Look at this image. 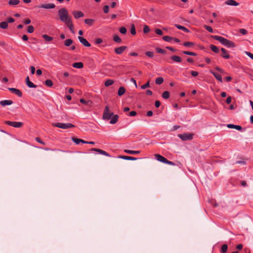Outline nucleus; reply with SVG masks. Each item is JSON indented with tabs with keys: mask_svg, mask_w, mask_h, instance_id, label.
I'll return each instance as SVG.
<instances>
[{
	"mask_svg": "<svg viewBox=\"0 0 253 253\" xmlns=\"http://www.w3.org/2000/svg\"><path fill=\"white\" fill-rule=\"evenodd\" d=\"M211 38L215 40L219 41L220 43L227 47H234L235 46V45L233 42L229 41L222 37L218 36H212Z\"/></svg>",
	"mask_w": 253,
	"mask_h": 253,
	"instance_id": "1",
	"label": "nucleus"
},
{
	"mask_svg": "<svg viewBox=\"0 0 253 253\" xmlns=\"http://www.w3.org/2000/svg\"><path fill=\"white\" fill-rule=\"evenodd\" d=\"M58 16L60 20L64 23L71 19V17L69 15L67 10L65 8H62L59 10Z\"/></svg>",
	"mask_w": 253,
	"mask_h": 253,
	"instance_id": "2",
	"label": "nucleus"
},
{
	"mask_svg": "<svg viewBox=\"0 0 253 253\" xmlns=\"http://www.w3.org/2000/svg\"><path fill=\"white\" fill-rule=\"evenodd\" d=\"M155 158L156 159L162 163L167 164L171 166H175V164L171 162L168 160L166 158H165L164 157L159 155V154H155Z\"/></svg>",
	"mask_w": 253,
	"mask_h": 253,
	"instance_id": "3",
	"label": "nucleus"
},
{
	"mask_svg": "<svg viewBox=\"0 0 253 253\" xmlns=\"http://www.w3.org/2000/svg\"><path fill=\"white\" fill-rule=\"evenodd\" d=\"M114 114L109 109V107L108 106H106L105 107L103 115V119L104 120H108L111 119L112 117L113 116Z\"/></svg>",
	"mask_w": 253,
	"mask_h": 253,
	"instance_id": "4",
	"label": "nucleus"
},
{
	"mask_svg": "<svg viewBox=\"0 0 253 253\" xmlns=\"http://www.w3.org/2000/svg\"><path fill=\"white\" fill-rule=\"evenodd\" d=\"M52 126H55V127L62 128V129H67L69 128L75 127V126L74 125L70 124V123L64 124V123H57L53 124Z\"/></svg>",
	"mask_w": 253,
	"mask_h": 253,
	"instance_id": "5",
	"label": "nucleus"
},
{
	"mask_svg": "<svg viewBox=\"0 0 253 253\" xmlns=\"http://www.w3.org/2000/svg\"><path fill=\"white\" fill-rule=\"evenodd\" d=\"M178 136L183 141L191 140L193 138V134L184 133L178 134Z\"/></svg>",
	"mask_w": 253,
	"mask_h": 253,
	"instance_id": "6",
	"label": "nucleus"
},
{
	"mask_svg": "<svg viewBox=\"0 0 253 253\" xmlns=\"http://www.w3.org/2000/svg\"><path fill=\"white\" fill-rule=\"evenodd\" d=\"M5 124L14 127L18 128L21 127L23 126V123L21 122L6 121L5 122Z\"/></svg>",
	"mask_w": 253,
	"mask_h": 253,
	"instance_id": "7",
	"label": "nucleus"
},
{
	"mask_svg": "<svg viewBox=\"0 0 253 253\" xmlns=\"http://www.w3.org/2000/svg\"><path fill=\"white\" fill-rule=\"evenodd\" d=\"M78 39L80 42L82 43L84 46L86 47H89L91 46L90 44L84 38L79 36L78 37Z\"/></svg>",
	"mask_w": 253,
	"mask_h": 253,
	"instance_id": "8",
	"label": "nucleus"
},
{
	"mask_svg": "<svg viewBox=\"0 0 253 253\" xmlns=\"http://www.w3.org/2000/svg\"><path fill=\"white\" fill-rule=\"evenodd\" d=\"M72 14L76 19H78L84 16V13L81 11H73Z\"/></svg>",
	"mask_w": 253,
	"mask_h": 253,
	"instance_id": "9",
	"label": "nucleus"
},
{
	"mask_svg": "<svg viewBox=\"0 0 253 253\" xmlns=\"http://www.w3.org/2000/svg\"><path fill=\"white\" fill-rule=\"evenodd\" d=\"M8 89L12 93L16 94L19 97H21L22 95V92L18 89L15 88H8Z\"/></svg>",
	"mask_w": 253,
	"mask_h": 253,
	"instance_id": "10",
	"label": "nucleus"
},
{
	"mask_svg": "<svg viewBox=\"0 0 253 253\" xmlns=\"http://www.w3.org/2000/svg\"><path fill=\"white\" fill-rule=\"evenodd\" d=\"M127 47L126 46H122L115 48V51L118 54H122L126 49Z\"/></svg>",
	"mask_w": 253,
	"mask_h": 253,
	"instance_id": "11",
	"label": "nucleus"
},
{
	"mask_svg": "<svg viewBox=\"0 0 253 253\" xmlns=\"http://www.w3.org/2000/svg\"><path fill=\"white\" fill-rule=\"evenodd\" d=\"M41 8H43L46 9L54 8L55 7V5L53 3H47L42 4L39 6Z\"/></svg>",
	"mask_w": 253,
	"mask_h": 253,
	"instance_id": "12",
	"label": "nucleus"
},
{
	"mask_svg": "<svg viewBox=\"0 0 253 253\" xmlns=\"http://www.w3.org/2000/svg\"><path fill=\"white\" fill-rule=\"evenodd\" d=\"M65 23L70 29V30L71 31V32L74 33V30L73 28L74 26L72 23V18L68 20L67 22H65Z\"/></svg>",
	"mask_w": 253,
	"mask_h": 253,
	"instance_id": "13",
	"label": "nucleus"
},
{
	"mask_svg": "<svg viewBox=\"0 0 253 253\" xmlns=\"http://www.w3.org/2000/svg\"><path fill=\"white\" fill-rule=\"evenodd\" d=\"M221 56L226 59H228L230 58V55L228 54L227 51L224 48H222L221 49Z\"/></svg>",
	"mask_w": 253,
	"mask_h": 253,
	"instance_id": "14",
	"label": "nucleus"
},
{
	"mask_svg": "<svg viewBox=\"0 0 253 253\" xmlns=\"http://www.w3.org/2000/svg\"><path fill=\"white\" fill-rule=\"evenodd\" d=\"M91 150L97 152L99 153L100 154L105 155V156H110L109 154L108 153H107L106 152H105L102 150L99 149L92 148L91 149Z\"/></svg>",
	"mask_w": 253,
	"mask_h": 253,
	"instance_id": "15",
	"label": "nucleus"
},
{
	"mask_svg": "<svg viewBox=\"0 0 253 253\" xmlns=\"http://www.w3.org/2000/svg\"><path fill=\"white\" fill-rule=\"evenodd\" d=\"M13 103V101L11 100H4L0 101V104L4 106L5 105H9Z\"/></svg>",
	"mask_w": 253,
	"mask_h": 253,
	"instance_id": "16",
	"label": "nucleus"
},
{
	"mask_svg": "<svg viewBox=\"0 0 253 253\" xmlns=\"http://www.w3.org/2000/svg\"><path fill=\"white\" fill-rule=\"evenodd\" d=\"M227 126L229 128H234L238 130H241L242 128L240 126L234 125L233 124H228Z\"/></svg>",
	"mask_w": 253,
	"mask_h": 253,
	"instance_id": "17",
	"label": "nucleus"
},
{
	"mask_svg": "<svg viewBox=\"0 0 253 253\" xmlns=\"http://www.w3.org/2000/svg\"><path fill=\"white\" fill-rule=\"evenodd\" d=\"M210 72L215 77L216 79L220 82H222V79L220 75L214 72L213 71L211 70Z\"/></svg>",
	"mask_w": 253,
	"mask_h": 253,
	"instance_id": "18",
	"label": "nucleus"
},
{
	"mask_svg": "<svg viewBox=\"0 0 253 253\" xmlns=\"http://www.w3.org/2000/svg\"><path fill=\"white\" fill-rule=\"evenodd\" d=\"M170 59L174 62L180 63L182 61L181 58L176 55H173L170 57Z\"/></svg>",
	"mask_w": 253,
	"mask_h": 253,
	"instance_id": "19",
	"label": "nucleus"
},
{
	"mask_svg": "<svg viewBox=\"0 0 253 253\" xmlns=\"http://www.w3.org/2000/svg\"><path fill=\"white\" fill-rule=\"evenodd\" d=\"M111 120L110 122V123L111 124H116L118 121L119 118V116L118 115H114L112 117Z\"/></svg>",
	"mask_w": 253,
	"mask_h": 253,
	"instance_id": "20",
	"label": "nucleus"
},
{
	"mask_svg": "<svg viewBox=\"0 0 253 253\" xmlns=\"http://www.w3.org/2000/svg\"><path fill=\"white\" fill-rule=\"evenodd\" d=\"M225 3L227 5L237 6L239 3L234 0H227L226 1Z\"/></svg>",
	"mask_w": 253,
	"mask_h": 253,
	"instance_id": "21",
	"label": "nucleus"
},
{
	"mask_svg": "<svg viewBox=\"0 0 253 253\" xmlns=\"http://www.w3.org/2000/svg\"><path fill=\"white\" fill-rule=\"evenodd\" d=\"M119 158L122 159L126 160H137L136 158L130 157V156H120L119 157Z\"/></svg>",
	"mask_w": 253,
	"mask_h": 253,
	"instance_id": "22",
	"label": "nucleus"
},
{
	"mask_svg": "<svg viewBox=\"0 0 253 253\" xmlns=\"http://www.w3.org/2000/svg\"><path fill=\"white\" fill-rule=\"evenodd\" d=\"M83 63L82 62H76L73 63V66L76 68H82L83 67Z\"/></svg>",
	"mask_w": 253,
	"mask_h": 253,
	"instance_id": "23",
	"label": "nucleus"
},
{
	"mask_svg": "<svg viewBox=\"0 0 253 253\" xmlns=\"http://www.w3.org/2000/svg\"><path fill=\"white\" fill-rule=\"evenodd\" d=\"M175 26L176 27H177L178 29L183 30L185 32H186V33L189 32V30L188 29H187V28H186L185 27H184L182 26H181V25H179L178 24H175Z\"/></svg>",
	"mask_w": 253,
	"mask_h": 253,
	"instance_id": "24",
	"label": "nucleus"
},
{
	"mask_svg": "<svg viewBox=\"0 0 253 253\" xmlns=\"http://www.w3.org/2000/svg\"><path fill=\"white\" fill-rule=\"evenodd\" d=\"M125 91H126L125 88L124 87L121 86L119 88L118 94L119 96H121L123 95L125 93Z\"/></svg>",
	"mask_w": 253,
	"mask_h": 253,
	"instance_id": "25",
	"label": "nucleus"
},
{
	"mask_svg": "<svg viewBox=\"0 0 253 253\" xmlns=\"http://www.w3.org/2000/svg\"><path fill=\"white\" fill-rule=\"evenodd\" d=\"M94 20L92 19H86L84 20V22L86 24L91 26L93 24Z\"/></svg>",
	"mask_w": 253,
	"mask_h": 253,
	"instance_id": "26",
	"label": "nucleus"
},
{
	"mask_svg": "<svg viewBox=\"0 0 253 253\" xmlns=\"http://www.w3.org/2000/svg\"><path fill=\"white\" fill-rule=\"evenodd\" d=\"M124 151L125 152L129 154H138L140 153V151H132L126 149Z\"/></svg>",
	"mask_w": 253,
	"mask_h": 253,
	"instance_id": "27",
	"label": "nucleus"
},
{
	"mask_svg": "<svg viewBox=\"0 0 253 253\" xmlns=\"http://www.w3.org/2000/svg\"><path fill=\"white\" fill-rule=\"evenodd\" d=\"M20 1L19 0H10L8 1V4L11 5H15L19 4Z\"/></svg>",
	"mask_w": 253,
	"mask_h": 253,
	"instance_id": "28",
	"label": "nucleus"
},
{
	"mask_svg": "<svg viewBox=\"0 0 253 253\" xmlns=\"http://www.w3.org/2000/svg\"><path fill=\"white\" fill-rule=\"evenodd\" d=\"M73 42V41L71 39H67L64 42V44L66 46H69L71 45Z\"/></svg>",
	"mask_w": 253,
	"mask_h": 253,
	"instance_id": "29",
	"label": "nucleus"
},
{
	"mask_svg": "<svg viewBox=\"0 0 253 253\" xmlns=\"http://www.w3.org/2000/svg\"><path fill=\"white\" fill-rule=\"evenodd\" d=\"M228 246L226 244H224L222 246L221 248V253H225L227 252Z\"/></svg>",
	"mask_w": 253,
	"mask_h": 253,
	"instance_id": "30",
	"label": "nucleus"
},
{
	"mask_svg": "<svg viewBox=\"0 0 253 253\" xmlns=\"http://www.w3.org/2000/svg\"><path fill=\"white\" fill-rule=\"evenodd\" d=\"M114 81L112 80H107L105 82V86H109L111 85H112L113 83H114Z\"/></svg>",
	"mask_w": 253,
	"mask_h": 253,
	"instance_id": "31",
	"label": "nucleus"
},
{
	"mask_svg": "<svg viewBox=\"0 0 253 253\" xmlns=\"http://www.w3.org/2000/svg\"><path fill=\"white\" fill-rule=\"evenodd\" d=\"M162 97L164 99H168L169 97V92L168 91H164L162 94Z\"/></svg>",
	"mask_w": 253,
	"mask_h": 253,
	"instance_id": "32",
	"label": "nucleus"
},
{
	"mask_svg": "<svg viewBox=\"0 0 253 253\" xmlns=\"http://www.w3.org/2000/svg\"><path fill=\"white\" fill-rule=\"evenodd\" d=\"M210 47L211 50L215 53H218L219 51L217 47L215 45L211 44V45Z\"/></svg>",
	"mask_w": 253,
	"mask_h": 253,
	"instance_id": "33",
	"label": "nucleus"
},
{
	"mask_svg": "<svg viewBox=\"0 0 253 253\" xmlns=\"http://www.w3.org/2000/svg\"><path fill=\"white\" fill-rule=\"evenodd\" d=\"M42 37L45 41L48 42L51 41L53 39L52 37H49L47 35H42Z\"/></svg>",
	"mask_w": 253,
	"mask_h": 253,
	"instance_id": "34",
	"label": "nucleus"
},
{
	"mask_svg": "<svg viewBox=\"0 0 253 253\" xmlns=\"http://www.w3.org/2000/svg\"><path fill=\"white\" fill-rule=\"evenodd\" d=\"M163 39L166 42H171L173 40V38L169 36H164Z\"/></svg>",
	"mask_w": 253,
	"mask_h": 253,
	"instance_id": "35",
	"label": "nucleus"
},
{
	"mask_svg": "<svg viewBox=\"0 0 253 253\" xmlns=\"http://www.w3.org/2000/svg\"><path fill=\"white\" fill-rule=\"evenodd\" d=\"M155 82L157 84H160L163 83L164 79L162 77H159L156 79Z\"/></svg>",
	"mask_w": 253,
	"mask_h": 253,
	"instance_id": "36",
	"label": "nucleus"
},
{
	"mask_svg": "<svg viewBox=\"0 0 253 253\" xmlns=\"http://www.w3.org/2000/svg\"><path fill=\"white\" fill-rule=\"evenodd\" d=\"M8 26V24L6 22H2L0 23V27L2 29H6Z\"/></svg>",
	"mask_w": 253,
	"mask_h": 253,
	"instance_id": "37",
	"label": "nucleus"
},
{
	"mask_svg": "<svg viewBox=\"0 0 253 253\" xmlns=\"http://www.w3.org/2000/svg\"><path fill=\"white\" fill-rule=\"evenodd\" d=\"M113 40L115 42L118 43L121 42L122 41L121 38L117 35H116L114 36Z\"/></svg>",
	"mask_w": 253,
	"mask_h": 253,
	"instance_id": "38",
	"label": "nucleus"
},
{
	"mask_svg": "<svg viewBox=\"0 0 253 253\" xmlns=\"http://www.w3.org/2000/svg\"><path fill=\"white\" fill-rule=\"evenodd\" d=\"M45 84L47 86L50 87L52 86L53 85V83L51 80H47L45 81Z\"/></svg>",
	"mask_w": 253,
	"mask_h": 253,
	"instance_id": "39",
	"label": "nucleus"
},
{
	"mask_svg": "<svg viewBox=\"0 0 253 253\" xmlns=\"http://www.w3.org/2000/svg\"><path fill=\"white\" fill-rule=\"evenodd\" d=\"M72 140L76 144H79L81 142V139H79V138H75V137H73L72 138Z\"/></svg>",
	"mask_w": 253,
	"mask_h": 253,
	"instance_id": "40",
	"label": "nucleus"
},
{
	"mask_svg": "<svg viewBox=\"0 0 253 253\" xmlns=\"http://www.w3.org/2000/svg\"><path fill=\"white\" fill-rule=\"evenodd\" d=\"M130 33L132 35H134L136 34V31L134 25L133 24L131 26Z\"/></svg>",
	"mask_w": 253,
	"mask_h": 253,
	"instance_id": "41",
	"label": "nucleus"
},
{
	"mask_svg": "<svg viewBox=\"0 0 253 253\" xmlns=\"http://www.w3.org/2000/svg\"><path fill=\"white\" fill-rule=\"evenodd\" d=\"M34 31V28L33 26H29L28 27L27 31L29 33H32Z\"/></svg>",
	"mask_w": 253,
	"mask_h": 253,
	"instance_id": "42",
	"label": "nucleus"
},
{
	"mask_svg": "<svg viewBox=\"0 0 253 253\" xmlns=\"http://www.w3.org/2000/svg\"><path fill=\"white\" fill-rule=\"evenodd\" d=\"M204 28L207 30H208L209 32H211V33H212L213 32V30L212 29V28L210 26H207L206 25H205L204 26Z\"/></svg>",
	"mask_w": 253,
	"mask_h": 253,
	"instance_id": "43",
	"label": "nucleus"
},
{
	"mask_svg": "<svg viewBox=\"0 0 253 253\" xmlns=\"http://www.w3.org/2000/svg\"><path fill=\"white\" fill-rule=\"evenodd\" d=\"M149 86H150V83H149V81H148L145 84L142 85L141 86V88L144 89H145V88H146L147 87H149Z\"/></svg>",
	"mask_w": 253,
	"mask_h": 253,
	"instance_id": "44",
	"label": "nucleus"
},
{
	"mask_svg": "<svg viewBox=\"0 0 253 253\" xmlns=\"http://www.w3.org/2000/svg\"><path fill=\"white\" fill-rule=\"evenodd\" d=\"M28 87L30 88H36L37 87V85L34 84L31 81L27 84Z\"/></svg>",
	"mask_w": 253,
	"mask_h": 253,
	"instance_id": "45",
	"label": "nucleus"
},
{
	"mask_svg": "<svg viewBox=\"0 0 253 253\" xmlns=\"http://www.w3.org/2000/svg\"><path fill=\"white\" fill-rule=\"evenodd\" d=\"M80 101L83 104H84L86 105H89V103H90V104L91 103V102L90 101H86V100H85L84 99H81Z\"/></svg>",
	"mask_w": 253,
	"mask_h": 253,
	"instance_id": "46",
	"label": "nucleus"
},
{
	"mask_svg": "<svg viewBox=\"0 0 253 253\" xmlns=\"http://www.w3.org/2000/svg\"><path fill=\"white\" fill-rule=\"evenodd\" d=\"M120 32L123 34H125L126 33V29L124 27H122L120 29Z\"/></svg>",
	"mask_w": 253,
	"mask_h": 253,
	"instance_id": "47",
	"label": "nucleus"
},
{
	"mask_svg": "<svg viewBox=\"0 0 253 253\" xmlns=\"http://www.w3.org/2000/svg\"><path fill=\"white\" fill-rule=\"evenodd\" d=\"M150 31V28L147 25H145L143 28V32L144 33H147Z\"/></svg>",
	"mask_w": 253,
	"mask_h": 253,
	"instance_id": "48",
	"label": "nucleus"
},
{
	"mask_svg": "<svg viewBox=\"0 0 253 253\" xmlns=\"http://www.w3.org/2000/svg\"><path fill=\"white\" fill-rule=\"evenodd\" d=\"M183 53L185 54L192 55V56H195L196 55V54L194 52H189V51H183Z\"/></svg>",
	"mask_w": 253,
	"mask_h": 253,
	"instance_id": "49",
	"label": "nucleus"
},
{
	"mask_svg": "<svg viewBox=\"0 0 253 253\" xmlns=\"http://www.w3.org/2000/svg\"><path fill=\"white\" fill-rule=\"evenodd\" d=\"M157 51L159 53H162V54H165L166 53V51L162 48H157Z\"/></svg>",
	"mask_w": 253,
	"mask_h": 253,
	"instance_id": "50",
	"label": "nucleus"
},
{
	"mask_svg": "<svg viewBox=\"0 0 253 253\" xmlns=\"http://www.w3.org/2000/svg\"><path fill=\"white\" fill-rule=\"evenodd\" d=\"M183 44L185 46H191L194 45V43L193 42H184Z\"/></svg>",
	"mask_w": 253,
	"mask_h": 253,
	"instance_id": "51",
	"label": "nucleus"
},
{
	"mask_svg": "<svg viewBox=\"0 0 253 253\" xmlns=\"http://www.w3.org/2000/svg\"><path fill=\"white\" fill-rule=\"evenodd\" d=\"M109 7L108 5H105L103 7V11L105 13L109 12Z\"/></svg>",
	"mask_w": 253,
	"mask_h": 253,
	"instance_id": "52",
	"label": "nucleus"
},
{
	"mask_svg": "<svg viewBox=\"0 0 253 253\" xmlns=\"http://www.w3.org/2000/svg\"><path fill=\"white\" fill-rule=\"evenodd\" d=\"M245 54L253 60V54L250 52L245 51Z\"/></svg>",
	"mask_w": 253,
	"mask_h": 253,
	"instance_id": "53",
	"label": "nucleus"
},
{
	"mask_svg": "<svg viewBox=\"0 0 253 253\" xmlns=\"http://www.w3.org/2000/svg\"><path fill=\"white\" fill-rule=\"evenodd\" d=\"M239 31L243 35H246L247 33V31L244 29H240Z\"/></svg>",
	"mask_w": 253,
	"mask_h": 253,
	"instance_id": "54",
	"label": "nucleus"
},
{
	"mask_svg": "<svg viewBox=\"0 0 253 253\" xmlns=\"http://www.w3.org/2000/svg\"><path fill=\"white\" fill-rule=\"evenodd\" d=\"M145 54L147 56H149L150 57H152L153 56V53L152 52H151V51H147V52H146Z\"/></svg>",
	"mask_w": 253,
	"mask_h": 253,
	"instance_id": "55",
	"label": "nucleus"
},
{
	"mask_svg": "<svg viewBox=\"0 0 253 253\" xmlns=\"http://www.w3.org/2000/svg\"><path fill=\"white\" fill-rule=\"evenodd\" d=\"M155 32L156 34H157L159 35H163V32L159 29H157L155 30Z\"/></svg>",
	"mask_w": 253,
	"mask_h": 253,
	"instance_id": "56",
	"label": "nucleus"
},
{
	"mask_svg": "<svg viewBox=\"0 0 253 253\" xmlns=\"http://www.w3.org/2000/svg\"><path fill=\"white\" fill-rule=\"evenodd\" d=\"M191 75L193 76V77H196L198 75L199 73L197 71H191Z\"/></svg>",
	"mask_w": 253,
	"mask_h": 253,
	"instance_id": "57",
	"label": "nucleus"
},
{
	"mask_svg": "<svg viewBox=\"0 0 253 253\" xmlns=\"http://www.w3.org/2000/svg\"><path fill=\"white\" fill-rule=\"evenodd\" d=\"M102 42V39H101L100 38H98L95 40V43L96 44H100Z\"/></svg>",
	"mask_w": 253,
	"mask_h": 253,
	"instance_id": "58",
	"label": "nucleus"
},
{
	"mask_svg": "<svg viewBox=\"0 0 253 253\" xmlns=\"http://www.w3.org/2000/svg\"><path fill=\"white\" fill-rule=\"evenodd\" d=\"M161 105V102L159 101H156L155 102V105L156 108H158L160 107Z\"/></svg>",
	"mask_w": 253,
	"mask_h": 253,
	"instance_id": "59",
	"label": "nucleus"
},
{
	"mask_svg": "<svg viewBox=\"0 0 253 253\" xmlns=\"http://www.w3.org/2000/svg\"><path fill=\"white\" fill-rule=\"evenodd\" d=\"M231 97L230 96H229L227 97V98L226 99V102L227 103V104H230L231 102Z\"/></svg>",
	"mask_w": 253,
	"mask_h": 253,
	"instance_id": "60",
	"label": "nucleus"
},
{
	"mask_svg": "<svg viewBox=\"0 0 253 253\" xmlns=\"http://www.w3.org/2000/svg\"><path fill=\"white\" fill-rule=\"evenodd\" d=\"M30 69H31V73L32 74H35V67L34 66H31L30 67Z\"/></svg>",
	"mask_w": 253,
	"mask_h": 253,
	"instance_id": "61",
	"label": "nucleus"
},
{
	"mask_svg": "<svg viewBox=\"0 0 253 253\" xmlns=\"http://www.w3.org/2000/svg\"><path fill=\"white\" fill-rule=\"evenodd\" d=\"M14 21V19L12 17H9L7 19V22L9 23H12Z\"/></svg>",
	"mask_w": 253,
	"mask_h": 253,
	"instance_id": "62",
	"label": "nucleus"
},
{
	"mask_svg": "<svg viewBox=\"0 0 253 253\" xmlns=\"http://www.w3.org/2000/svg\"><path fill=\"white\" fill-rule=\"evenodd\" d=\"M215 69L216 70H217L218 71H219L221 73H224L223 70L222 69H221V68H219L218 67H215Z\"/></svg>",
	"mask_w": 253,
	"mask_h": 253,
	"instance_id": "63",
	"label": "nucleus"
},
{
	"mask_svg": "<svg viewBox=\"0 0 253 253\" xmlns=\"http://www.w3.org/2000/svg\"><path fill=\"white\" fill-rule=\"evenodd\" d=\"M136 115V112L135 111H131L129 113L130 116H134Z\"/></svg>",
	"mask_w": 253,
	"mask_h": 253,
	"instance_id": "64",
	"label": "nucleus"
}]
</instances>
